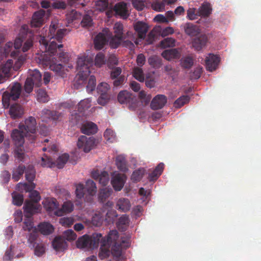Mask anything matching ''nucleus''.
<instances>
[{"label":"nucleus","instance_id":"0e129e2a","mask_svg":"<svg viewBox=\"0 0 261 261\" xmlns=\"http://www.w3.org/2000/svg\"><path fill=\"white\" fill-rule=\"evenodd\" d=\"M175 40L172 38L168 37L161 41V45L164 48H166L175 45Z\"/></svg>","mask_w":261,"mask_h":261},{"label":"nucleus","instance_id":"1a4fd4ad","mask_svg":"<svg viewBox=\"0 0 261 261\" xmlns=\"http://www.w3.org/2000/svg\"><path fill=\"white\" fill-rule=\"evenodd\" d=\"M114 32L115 36H121L125 38L131 39L134 41L136 45L139 44V41L136 38V34L132 32L127 31L125 34L123 32V25L120 22H116L113 27Z\"/></svg>","mask_w":261,"mask_h":261},{"label":"nucleus","instance_id":"a878e982","mask_svg":"<svg viewBox=\"0 0 261 261\" xmlns=\"http://www.w3.org/2000/svg\"><path fill=\"white\" fill-rule=\"evenodd\" d=\"M114 9L116 13L122 17L123 18L126 19L129 15L127 9V5L124 2H120L116 4Z\"/></svg>","mask_w":261,"mask_h":261},{"label":"nucleus","instance_id":"37998d69","mask_svg":"<svg viewBox=\"0 0 261 261\" xmlns=\"http://www.w3.org/2000/svg\"><path fill=\"white\" fill-rule=\"evenodd\" d=\"M37 98L40 102L45 103L49 100V96L45 90L39 89L37 91Z\"/></svg>","mask_w":261,"mask_h":261},{"label":"nucleus","instance_id":"72a5a7b5","mask_svg":"<svg viewBox=\"0 0 261 261\" xmlns=\"http://www.w3.org/2000/svg\"><path fill=\"white\" fill-rule=\"evenodd\" d=\"M41 114L42 116H44V117L54 120H59L62 116L61 113L57 111H50L48 109L43 110L41 112Z\"/></svg>","mask_w":261,"mask_h":261},{"label":"nucleus","instance_id":"c03bdc74","mask_svg":"<svg viewBox=\"0 0 261 261\" xmlns=\"http://www.w3.org/2000/svg\"><path fill=\"white\" fill-rule=\"evenodd\" d=\"M91 107V100L89 99H85L81 100L78 104L77 110L79 112L82 113Z\"/></svg>","mask_w":261,"mask_h":261},{"label":"nucleus","instance_id":"e2e57ef3","mask_svg":"<svg viewBox=\"0 0 261 261\" xmlns=\"http://www.w3.org/2000/svg\"><path fill=\"white\" fill-rule=\"evenodd\" d=\"M85 190L83 184L80 183L76 185L75 194L77 198H82L85 195Z\"/></svg>","mask_w":261,"mask_h":261},{"label":"nucleus","instance_id":"bb28decb","mask_svg":"<svg viewBox=\"0 0 261 261\" xmlns=\"http://www.w3.org/2000/svg\"><path fill=\"white\" fill-rule=\"evenodd\" d=\"M52 245L56 251H63L67 247L66 240L63 237H57L52 243Z\"/></svg>","mask_w":261,"mask_h":261},{"label":"nucleus","instance_id":"dca6fc26","mask_svg":"<svg viewBox=\"0 0 261 261\" xmlns=\"http://www.w3.org/2000/svg\"><path fill=\"white\" fill-rule=\"evenodd\" d=\"M167 102V97L162 94L156 95L150 103L151 109L156 110L163 108Z\"/></svg>","mask_w":261,"mask_h":261},{"label":"nucleus","instance_id":"864d4df0","mask_svg":"<svg viewBox=\"0 0 261 261\" xmlns=\"http://www.w3.org/2000/svg\"><path fill=\"white\" fill-rule=\"evenodd\" d=\"M180 64L184 68H190L193 64V59L189 56L182 58L180 60Z\"/></svg>","mask_w":261,"mask_h":261},{"label":"nucleus","instance_id":"b1692460","mask_svg":"<svg viewBox=\"0 0 261 261\" xmlns=\"http://www.w3.org/2000/svg\"><path fill=\"white\" fill-rule=\"evenodd\" d=\"M131 204L127 198H120L117 200L116 208L121 212H126L130 208Z\"/></svg>","mask_w":261,"mask_h":261},{"label":"nucleus","instance_id":"7c9ffc66","mask_svg":"<svg viewBox=\"0 0 261 261\" xmlns=\"http://www.w3.org/2000/svg\"><path fill=\"white\" fill-rule=\"evenodd\" d=\"M11 56L14 58H17L14 64H13V68L15 70H18L25 62L26 60V55L19 56V53L17 51L16 52L13 51L11 53Z\"/></svg>","mask_w":261,"mask_h":261},{"label":"nucleus","instance_id":"20e7f679","mask_svg":"<svg viewBox=\"0 0 261 261\" xmlns=\"http://www.w3.org/2000/svg\"><path fill=\"white\" fill-rule=\"evenodd\" d=\"M21 90V85L18 83H16L12 86H10L9 89L3 93L2 103L5 109L9 107L11 100L15 101L19 98Z\"/></svg>","mask_w":261,"mask_h":261},{"label":"nucleus","instance_id":"6e6552de","mask_svg":"<svg viewBox=\"0 0 261 261\" xmlns=\"http://www.w3.org/2000/svg\"><path fill=\"white\" fill-rule=\"evenodd\" d=\"M96 145V140L93 137H87L85 136H80L77 141V145L79 149L85 152H89Z\"/></svg>","mask_w":261,"mask_h":261},{"label":"nucleus","instance_id":"ea45409f","mask_svg":"<svg viewBox=\"0 0 261 261\" xmlns=\"http://www.w3.org/2000/svg\"><path fill=\"white\" fill-rule=\"evenodd\" d=\"M111 189L103 188L100 190L98 194V198L99 200L104 202L112 193Z\"/></svg>","mask_w":261,"mask_h":261},{"label":"nucleus","instance_id":"393cba45","mask_svg":"<svg viewBox=\"0 0 261 261\" xmlns=\"http://www.w3.org/2000/svg\"><path fill=\"white\" fill-rule=\"evenodd\" d=\"M81 129L82 133L90 135L96 133L98 128L93 122H87L82 125Z\"/></svg>","mask_w":261,"mask_h":261},{"label":"nucleus","instance_id":"f03ea898","mask_svg":"<svg viewBox=\"0 0 261 261\" xmlns=\"http://www.w3.org/2000/svg\"><path fill=\"white\" fill-rule=\"evenodd\" d=\"M126 39L121 36L113 35L108 28H105L95 37L94 47L96 49L100 50L109 42L111 48H117L122 43V41Z\"/></svg>","mask_w":261,"mask_h":261},{"label":"nucleus","instance_id":"58836bf2","mask_svg":"<svg viewBox=\"0 0 261 261\" xmlns=\"http://www.w3.org/2000/svg\"><path fill=\"white\" fill-rule=\"evenodd\" d=\"M69 155L67 153H64L59 156L56 161H55V166L59 169L63 168L65 164L67 163L69 159Z\"/></svg>","mask_w":261,"mask_h":261},{"label":"nucleus","instance_id":"2f4dec72","mask_svg":"<svg viewBox=\"0 0 261 261\" xmlns=\"http://www.w3.org/2000/svg\"><path fill=\"white\" fill-rule=\"evenodd\" d=\"M129 223L128 216L126 215H123L119 218L116 223L117 227L120 231H125L129 225Z\"/></svg>","mask_w":261,"mask_h":261},{"label":"nucleus","instance_id":"49530a36","mask_svg":"<svg viewBox=\"0 0 261 261\" xmlns=\"http://www.w3.org/2000/svg\"><path fill=\"white\" fill-rule=\"evenodd\" d=\"M190 98L188 95H182L175 101L174 106L176 108H180L185 104L188 103L190 100Z\"/></svg>","mask_w":261,"mask_h":261},{"label":"nucleus","instance_id":"39448f33","mask_svg":"<svg viewBox=\"0 0 261 261\" xmlns=\"http://www.w3.org/2000/svg\"><path fill=\"white\" fill-rule=\"evenodd\" d=\"M93 59L90 57L82 56L78 58L76 68L82 80H85L90 74V68L93 65Z\"/></svg>","mask_w":261,"mask_h":261},{"label":"nucleus","instance_id":"052dcab7","mask_svg":"<svg viewBox=\"0 0 261 261\" xmlns=\"http://www.w3.org/2000/svg\"><path fill=\"white\" fill-rule=\"evenodd\" d=\"M109 175L107 171H103L100 173V176L98 181L99 184L102 186H106L109 181Z\"/></svg>","mask_w":261,"mask_h":261},{"label":"nucleus","instance_id":"c9c22d12","mask_svg":"<svg viewBox=\"0 0 261 261\" xmlns=\"http://www.w3.org/2000/svg\"><path fill=\"white\" fill-rule=\"evenodd\" d=\"M116 164L119 170L124 172L127 171L126 160L123 156L119 155L116 157Z\"/></svg>","mask_w":261,"mask_h":261},{"label":"nucleus","instance_id":"ddd939ff","mask_svg":"<svg viewBox=\"0 0 261 261\" xmlns=\"http://www.w3.org/2000/svg\"><path fill=\"white\" fill-rule=\"evenodd\" d=\"M58 28V24L51 23L49 27L48 37L50 39H56V41L60 42L64 36L66 30L58 29L57 30Z\"/></svg>","mask_w":261,"mask_h":261},{"label":"nucleus","instance_id":"a19ab883","mask_svg":"<svg viewBox=\"0 0 261 261\" xmlns=\"http://www.w3.org/2000/svg\"><path fill=\"white\" fill-rule=\"evenodd\" d=\"M55 161L46 154L41 158V165L43 167L51 168L55 167Z\"/></svg>","mask_w":261,"mask_h":261},{"label":"nucleus","instance_id":"c85d7f7f","mask_svg":"<svg viewBox=\"0 0 261 261\" xmlns=\"http://www.w3.org/2000/svg\"><path fill=\"white\" fill-rule=\"evenodd\" d=\"M9 114L13 119H17L21 117L23 114V109L19 104H14L11 106Z\"/></svg>","mask_w":261,"mask_h":261},{"label":"nucleus","instance_id":"6ab92c4d","mask_svg":"<svg viewBox=\"0 0 261 261\" xmlns=\"http://www.w3.org/2000/svg\"><path fill=\"white\" fill-rule=\"evenodd\" d=\"M40 205L38 203H35L32 201L26 200L24 204V211L28 214L30 216L35 213H36L39 210Z\"/></svg>","mask_w":261,"mask_h":261},{"label":"nucleus","instance_id":"79ce46f5","mask_svg":"<svg viewBox=\"0 0 261 261\" xmlns=\"http://www.w3.org/2000/svg\"><path fill=\"white\" fill-rule=\"evenodd\" d=\"M148 62L153 68H159L162 65V59L156 56L150 57L148 59Z\"/></svg>","mask_w":261,"mask_h":261},{"label":"nucleus","instance_id":"4d7b16f0","mask_svg":"<svg viewBox=\"0 0 261 261\" xmlns=\"http://www.w3.org/2000/svg\"><path fill=\"white\" fill-rule=\"evenodd\" d=\"M144 175V170L138 169L133 172L131 179L134 182H138L140 181Z\"/></svg>","mask_w":261,"mask_h":261},{"label":"nucleus","instance_id":"4be33fe9","mask_svg":"<svg viewBox=\"0 0 261 261\" xmlns=\"http://www.w3.org/2000/svg\"><path fill=\"white\" fill-rule=\"evenodd\" d=\"M185 33L190 36H196L200 33L199 26L190 22H187L184 25Z\"/></svg>","mask_w":261,"mask_h":261},{"label":"nucleus","instance_id":"f3484780","mask_svg":"<svg viewBox=\"0 0 261 261\" xmlns=\"http://www.w3.org/2000/svg\"><path fill=\"white\" fill-rule=\"evenodd\" d=\"M11 137L15 146L18 147H22L24 142V137L28 138V136L24 135L21 130L17 129L12 131Z\"/></svg>","mask_w":261,"mask_h":261},{"label":"nucleus","instance_id":"4c0bfd02","mask_svg":"<svg viewBox=\"0 0 261 261\" xmlns=\"http://www.w3.org/2000/svg\"><path fill=\"white\" fill-rule=\"evenodd\" d=\"M25 167L23 165H19L13 170L12 178L15 181H18L24 172Z\"/></svg>","mask_w":261,"mask_h":261},{"label":"nucleus","instance_id":"3c124183","mask_svg":"<svg viewBox=\"0 0 261 261\" xmlns=\"http://www.w3.org/2000/svg\"><path fill=\"white\" fill-rule=\"evenodd\" d=\"M17 186L19 188H21V189L25 190L26 192H29L30 193L32 191H34V189L36 187L35 184L32 181L29 182V183H19L18 184Z\"/></svg>","mask_w":261,"mask_h":261},{"label":"nucleus","instance_id":"f257e3e1","mask_svg":"<svg viewBox=\"0 0 261 261\" xmlns=\"http://www.w3.org/2000/svg\"><path fill=\"white\" fill-rule=\"evenodd\" d=\"M99 243L101 244L98 254L99 258L105 259L111 254L115 257L121 256L123 250L129 247L130 244L127 239L119 240V233L116 230H111L106 237L101 238Z\"/></svg>","mask_w":261,"mask_h":261},{"label":"nucleus","instance_id":"cd10ccee","mask_svg":"<svg viewBox=\"0 0 261 261\" xmlns=\"http://www.w3.org/2000/svg\"><path fill=\"white\" fill-rule=\"evenodd\" d=\"M28 78L32 80V82L35 84V86L40 87L41 85L42 75L38 70H30Z\"/></svg>","mask_w":261,"mask_h":261},{"label":"nucleus","instance_id":"de8ad7c7","mask_svg":"<svg viewBox=\"0 0 261 261\" xmlns=\"http://www.w3.org/2000/svg\"><path fill=\"white\" fill-rule=\"evenodd\" d=\"M26 179L29 182H33L35 178V171L33 166H29L27 169L24 170Z\"/></svg>","mask_w":261,"mask_h":261},{"label":"nucleus","instance_id":"09e8293b","mask_svg":"<svg viewBox=\"0 0 261 261\" xmlns=\"http://www.w3.org/2000/svg\"><path fill=\"white\" fill-rule=\"evenodd\" d=\"M13 67V61L12 60H8L2 66L1 70L2 72L5 74V76L10 75V72Z\"/></svg>","mask_w":261,"mask_h":261},{"label":"nucleus","instance_id":"e433bc0d","mask_svg":"<svg viewBox=\"0 0 261 261\" xmlns=\"http://www.w3.org/2000/svg\"><path fill=\"white\" fill-rule=\"evenodd\" d=\"M212 9L209 4H203L198 9L197 13L198 16L202 17H207L211 13Z\"/></svg>","mask_w":261,"mask_h":261},{"label":"nucleus","instance_id":"c756f323","mask_svg":"<svg viewBox=\"0 0 261 261\" xmlns=\"http://www.w3.org/2000/svg\"><path fill=\"white\" fill-rule=\"evenodd\" d=\"M73 210V203L70 201L64 202L61 208H59L55 212V215L57 216H62L65 213H70Z\"/></svg>","mask_w":261,"mask_h":261},{"label":"nucleus","instance_id":"5fc2aeb1","mask_svg":"<svg viewBox=\"0 0 261 261\" xmlns=\"http://www.w3.org/2000/svg\"><path fill=\"white\" fill-rule=\"evenodd\" d=\"M106 62L105 56L102 52L98 53L95 58V65L98 67H101Z\"/></svg>","mask_w":261,"mask_h":261},{"label":"nucleus","instance_id":"6e6d98bb","mask_svg":"<svg viewBox=\"0 0 261 261\" xmlns=\"http://www.w3.org/2000/svg\"><path fill=\"white\" fill-rule=\"evenodd\" d=\"M62 237L65 240L71 241L76 239V234L73 230L68 229L64 232Z\"/></svg>","mask_w":261,"mask_h":261},{"label":"nucleus","instance_id":"7ed1b4c3","mask_svg":"<svg viewBox=\"0 0 261 261\" xmlns=\"http://www.w3.org/2000/svg\"><path fill=\"white\" fill-rule=\"evenodd\" d=\"M101 234L94 233L92 236L84 235L78 239L76 241V246L79 248L94 249L98 246Z\"/></svg>","mask_w":261,"mask_h":261},{"label":"nucleus","instance_id":"473e14b6","mask_svg":"<svg viewBox=\"0 0 261 261\" xmlns=\"http://www.w3.org/2000/svg\"><path fill=\"white\" fill-rule=\"evenodd\" d=\"M164 168V164L163 163H160L153 170L149 173L148 179L150 181L156 180L162 173Z\"/></svg>","mask_w":261,"mask_h":261},{"label":"nucleus","instance_id":"603ef678","mask_svg":"<svg viewBox=\"0 0 261 261\" xmlns=\"http://www.w3.org/2000/svg\"><path fill=\"white\" fill-rule=\"evenodd\" d=\"M118 214L117 212L114 210H109L105 217V220L108 223H113L115 219L117 217Z\"/></svg>","mask_w":261,"mask_h":261},{"label":"nucleus","instance_id":"5701e85b","mask_svg":"<svg viewBox=\"0 0 261 261\" xmlns=\"http://www.w3.org/2000/svg\"><path fill=\"white\" fill-rule=\"evenodd\" d=\"M162 57L168 61L178 59L180 57V54L177 48H171L165 50L162 53Z\"/></svg>","mask_w":261,"mask_h":261},{"label":"nucleus","instance_id":"f704fd0d","mask_svg":"<svg viewBox=\"0 0 261 261\" xmlns=\"http://www.w3.org/2000/svg\"><path fill=\"white\" fill-rule=\"evenodd\" d=\"M39 231L43 234L48 235L54 231L53 226L48 222L40 223L38 226Z\"/></svg>","mask_w":261,"mask_h":261},{"label":"nucleus","instance_id":"9b49d317","mask_svg":"<svg viewBox=\"0 0 261 261\" xmlns=\"http://www.w3.org/2000/svg\"><path fill=\"white\" fill-rule=\"evenodd\" d=\"M220 62V57L213 54H208L205 59V67L207 71L212 72L216 70Z\"/></svg>","mask_w":261,"mask_h":261},{"label":"nucleus","instance_id":"0eeeda50","mask_svg":"<svg viewBox=\"0 0 261 261\" xmlns=\"http://www.w3.org/2000/svg\"><path fill=\"white\" fill-rule=\"evenodd\" d=\"M40 63L46 66H49L51 70L59 73L61 75L63 71L64 66L61 64H56L54 63L53 58L50 56H48L44 54L41 55L39 58Z\"/></svg>","mask_w":261,"mask_h":261},{"label":"nucleus","instance_id":"2eb2a0df","mask_svg":"<svg viewBox=\"0 0 261 261\" xmlns=\"http://www.w3.org/2000/svg\"><path fill=\"white\" fill-rule=\"evenodd\" d=\"M126 176L124 174L117 173L111 180V184L115 191H120L124 186Z\"/></svg>","mask_w":261,"mask_h":261},{"label":"nucleus","instance_id":"423d86ee","mask_svg":"<svg viewBox=\"0 0 261 261\" xmlns=\"http://www.w3.org/2000/svg\"><path fill=\"white\" fill-rule=\"evenodd\" d=\"M37 123L36 119L33 117H29L26 119L24 123H20L19 128L24 135L28 136V139L32 143L35 139V134L36 132Z\"/></svg>","mask_w":261,"mask_h":261},{"label":"nucleus","instance_id":"8fccbe9b","mask_svg":"<svg viewBox=\"0 0 261 261\" xmlns=\"http://www.w3.org/2000/svg\"><path fill=\"white\" fill-rule=\"evenodd\" d=\"M134 77L140 82L144 81V76L142 69L138 67H135L133 71Z\"/></svg>","mask_w":261,"mask_h":261},{"label":"nucleus","instance_id":"9d476101","mask_svg":"<svg viewBox=\"0 0 261 261\" xmlns=\"http://www.w3.org/2000/svg\"><path fill=\"white\" fill-rule=\"evenodd\" d=\"M134 28L135 32L137 33L138 41L139 43L145 39L146 34L148 32L149 27L148 24L141 21H138L134 24Z\"/></svg>","mask_w":261,"mask_h":261},{"label":"nucleus","instance_id":"bf43d9fd","mask_svg":"<svg viewBox=\"0 0 261 261\" xmlns=\"http://www.w3.org/2000/svg\"><path fill=\"white\" fill-rule=\"evenodd\" d=\"M95 5L98 10L103 11L108 8V0H98L96 2Z\"/></svg>","mask_w":261,"mask_h":261},{"label":"nucleus","instance_id":"69168bd1","mask_svg":"<svg viewBox=\"0 0 261 261\" xmlns=\"http://www.w3.org/2000/svg\"><path fill=\"white\" fill-rule=\"evenodd\" d=\"M97 99V102L102 106L106 105L110 98V96L108 93H101Z\"/></svg>","mask_w":261,"mask_h":261},{"label":"nucleus","instance_id":"a18cd8bd","mask_svg":"<svg viewBox=\"0 0 261 261\" xmlns=\"http://www.w3.org/2000/svg\"><path fill=\"white\" fill-rule=\"evenodd\" d=\"M86 189L90 195H94L96 192V186L95 182L91 179H88L86 182Z\"/></svg>","mask_w":261,"mask_h":261},{"label":"nucleus","instance_id":"aec40b11","mask_svg":"<svg viewBox=\"0 0 261 261\" xmlns=\"http://www.w3.org/2000/svg\"><path fill=\"white\" fill-rule=\"evenodd\" d=\"M207 40V37L205 35H201L192 40V46L195 50H200L206 45Z\"/></svg>","mask_w":261,"mask_h":261},{"label":"nucleus","instance_id":"4468645a","mask_svg":"<svg viewBox=\"0 0 261 261\" xmlns=\"http://www.w3.org/2000/svg\"><path fill=\"white\" fill-rule=\"evenodd\" d=\"M56 40V39H50V43L48 44V41L45 37L43 36L41 37L39 42L41 44L44 46L45 49L47 48L48 52L54 55L57 53V48L60 49L63 47V44H57Z\"/></svg>","mask_w":261,"mask_h":261},{"label":"nucleus","instance_id":"f8f14e48","mask_svg":"<svg viewBox=\"0 0 261 261\" xmlns=\"http://www.w3.org/2000/svg\"><path fill=\"white\" fill-rule=\"evenodd\" d=\"M117 99L121 104H128L130 109L132 108V105L136 101L132 94L126 90L120 91L117 96Z\"/></svg>","mask_w":261,"mask_h":261},{"label":"nucleus","instance_id":"680f3d73","mask_svg":"<svg viewBox=\"0 0 261 261\" xmlns=\"http://www.w3.org/2000/svg\"><path fill=\"white\" fill-rule=\"evenodd\" d=\"M13 203L17 206H20L23 202V195L16 193L12 195Z\"/></svg>","mask_w":261,"mask_h":261},{"label":"nucleus","instance_id":"338daca9","mask_svg":"<svg viewBox=\"0 0 261 261\" xmlns=\"http://www.w3.org/2000/svg\"><path fill=\"white\" fill-rule=\"evenodd\" d=\"M110 88V85L106 83H101L97 87V92L99 94L108 93V92Z\"/></svg>","mask_w":261,"mask_h":261},{"label":"nucleus","instance_id":"774afa93","mask_svg":"<svg viewBox=\"0 0 261 261\" xmlns=\"http://www.w3.org/2000/svg\"><path fill=\"white\" fill-rule=\"evenodd\" d=\"M33 228V222L31 216L28 217L23 222V229L24 230L31 231Z\"/></svg>","mask_w":261,"mask_h":261},{"label":"nucleus","instance_id":"412c9836","mask_svg":"<svg viewBox=\"0 0 261 261\" xmlns=\"http://www.w3.org/2000/svg\"><path fill=\"white\" fill-rule=\"evenodd\" d=\"M44 16V12L43 11L40 10L35 12L32 16L31 23L32 27L38 28L41 27L43 23Z\"/></svg>","mask_w":261,"mask_h":261},{"label":"nucleus","instance_id":"a211bd4d","mask_svg":"<svg viewBox=\"0 0 261 261\" xmlns=\"http://www.w3.org/2000/svg\"><path fill=\"white\" fill-rule=\"evenodd\" d=\"M42 204L46 210L48 212H54L58 210L59 204L55 198H46L42 201Z\"/></svg>","mask_w":261,"mask_h":261},{"label":"nucleus","instance_id":"13d9d810","mask_svg":"<svg viewBox=\"0 0 261 261\" xmlns=\"http://www.w3.org/2000/svg\"><path fill=\"white\" fill-rule=\"evenodd\" d=\"M203 70L202 67L201 66H198L196 67L193 71L190 73V78L191 80H197L201 76Z\"/></svg>","mask_w":261,"mask_h":261}]
</instances>
